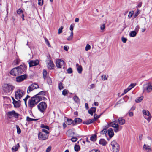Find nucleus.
Wrapping results in <instances>:
<instances>
[{"instance_id":"nucleus-1","label":"nucleus","mask_w":152,"mask_h":152,"mask_svg":"<svg viewBox=\"0 0 152 152\" xmlns=\"http://www.w3.org/2000/svg\"><path fill=\"white\" fill-rule=\"evenodd\" d=\"M39 99L35 95L29 100L28 105L31 109L39 102Z\"/></svg>"},{"instance_id":"nucleus-2","label":"nucleus","mask_w":152,"mask_h":152,"mask_svg":"<svg viewBox=\"0 0 152 152\" xmlns=\"http://www.w3.org/2000/svg\"><path fill=\"white\" fill-rule=\"evenodd\" d=\"M14 88L11 85L5 84L3 87V93L5 94L9 95L13 91Z\"/></svg>"},{"instance_id":"nucleus-3","label":"nucleus","mask_w":152,"mask_h":152,"mask_svg":"<svg viewBox=\"0 0 152 152\" xmlns=\"http://www.w3.org/2000/svg\"><path fill=\"white\" fill-rule=\"evenodd\" d=\"M25 92L23 90L18 89L17 90L15 93V98L17 100H20L25 94Z\"/></svg>"},{"instance_id":"nucleus-4","label":"nucleus","mask_w":152,"mask_h":152,"mask_svg":"<svg viewBox=\"0 0 152 152\" xmlns=\"http://www.w3.org/2000/svg\"><path fill=\"white\" fill-rule=\"evenodd\" d=\"M118 122L117 121L115 120L113 122H111L110 124V126L115 129L114 130L115 132H117L121 130L122 128V126H119V125L116 123Z\"/></svg>"},{"instance_id":"nucleus-5","label":"nucleus","mask_w":152,"mask_h":152,"mask_svg":"<svg viewBox=\"0 0 152 152\" xmlns=\"http://www.w3.org/2000/svg\"><path fill=\"white\" fill-rule=\"evenodd\" d=\"M7 115L10 118H11L12 117H13L15 118H18L19 116L20 115V114L16 113L14 110L8 112L7 113Z\"/></svg>"},{"instance_id":"nucleus-6","label":"nucleus","mask_w":152,"mask_h":152,"mask_svg":"<svg viewBox=\"0 0 152 152\" xmlns=\"http://www.w3.org/2000/svg\"><path fill=\"white\" fill-rule=\"evenodd\" d=\"M37 107L39 110L42 113H43L45 110L47 104L45 102H41L38 105Z\"/></svg>"},{"instance_id":"nucleus-7","label":"nucleus","mask_w":152,"mask_h":152,"mask_svg":"<svg viewBox=\"0 0 152 152\" xmlns=\"http://www.w3.org/2000/svg\"><path fill=\"white\" fill-rule=\"evenodd\" d=\"M111 144L113 148V152H119L120 148L119 145L115 140L112 142Z\"/></svg>"},{"instance_id":"nucleus-8","label":"nucleus","mask_w":152,"mask_h":152,"mask_svg":"<svg viewBox=\"0 0 152 152\" xmlns=\"http://www.w3.org/2000/svg\"><path fill=\"white\" fill-rule=\"evenodd\" d=\"M56 67L59 68H64L65 66L64 61L60 59H58L56 60Z\"/></svg>"},{"instance_id":"nucleus-9","label":"nucleus","mask_w":152,"mask_h":152,"mask_svg":"<svg viewBox=\"0 0 152 152\" xmlns=\"http://www.w3.org/2000/svg\"><path fill=\"white\" fill-rule=\"evenodd\" d=\"M39 87V86L36 83H33L30 85L28 87L27 92L28 94L34 90L38 88Z\"/></svg>"},{"instance_id":"nucleus-10","label":"nucleus","mask_w":152,"mask_h":152,"mask_svg":"<svg viewBox=\"0 0 152 152\" xmlns=\"http://www.w3.org/2000/svg\"><path fill=\"white\" fill-rule=\"evenodd\" d=\"M38 139L41 140H44L48 139V135L43 132H39L38 134Z\"/></svg>"},{"instance_id":"nucleus-11","label":"nucleus","mask_w":152,"mask_h":152,"mask_svg":"<svg viewBox=\"0 0 152 152\" xmlns=\"http://www.w3.org/2000/svg\"><path fill=\"white\" fill-rule=\"evenodd\" d=\"M17 67L14 68L12 69L10 72V73L12 75L16 76L20 75Z\"/></svg>"},{"instance_id":"nucleus-12","label":"nucleus","mask_w":152,"mask_h":152,"mask_svg":"<svg viewBox=\"0 0 152 152\" xmlns=\"http://www.w3.org/2000/svg\"><path fill=\"white\" fill-rule=\"evenodd\" d=\"M17 68L20 74H22L23 72H25L26 69V66L24 64L20 65L17 67Z\"/></svg>"},{"instance_id":"nucleus-13","label":"nucleus","mask_w":152,"mask_h":152,"mask_svg":"<svg viewBox=\"0 0 152 152\" xmlns=\"http://www.w3.org/2000/svg\"><path fill=\"white\" fill-rule=\"evenodd\" d=\"M47 67L49 69H53L54 68V65L53 61L51 60H49L48 62Z\"/></svg>"},{"instance_id":"nucleus-14","label":"nucleus","mask_w":152,"mask_h":152,"mask_svg":"<svg viewBox=\"0 0 152 152\" xmlns=\"http://www.w3.org/2000/svg\"><path fill=\"white\" fill-rule=\"evenodd\" d=\"M27 77V75H23L17 77H16V81L17 82H20L25 79Z\"/></svg>"},{"instance_id":"nucleus-15","label":"nucleus","mask_w":152,"mask_h":152,"mask_svg":"<svg viewBox=\"0 0 152 152\" xmlns=\"http://www.w3.org/2000/svg\"><path fill=\"white\" fill-rule=\"evenodd\" d=\"M39 61L38 60H31L29 62L30 67H33L39 64Z\"/></svg>"},{"instance_id":"nucleus-16","label":"nucleus","mask_w":152,"mask_h":152,"mask_svg":"<svg viewBox=\"0 0 152 152\" xmlns=\"http://www.w3.org/2000/svg\"><path fill=\"white\" fill-rule=\"evenodd\" d=\"M142 113L145 116H148L147 118H146V117H145V118L147 119L148 122H149L151 118V116H149V112L148 110H143Z\"/></svg>"},{"instance_id":"nucleus-17","label":"nucleus","mask_w":152,"mask_h":152,"mask_svg":"<svg viewBox=\"0 0 152 152\" xmlns=\"http://www.w3.org/2000/svg\"><path fill=\"white\" fill-rule=\"evenodd\" d=\"M143 149L145 150L147 152L151 151V145H148L147 144H144L143 147Z\"/></svg>"},{"instance_id":"nucleus-18","label":"nucleus","mask_w":152,"mask_h":152,"mask_svg":"<svg viewBox=\"0 0 152 152\" xmlns=\"http://www.w3.org/2000/svg\"><path fill=\"white\" fill-rule=\"evenodd\" d=\"M143 90V91L147 90V92H150L152 90V86L151 84H149L145 88L144 87Z\"/></svg>"},{"instance_id":"nucleus-19","label":"nucleus","mask_w":152,"mask_h":152,"mask_svg":"<svg viewBox=\"0 0 152 152\" xmlns=\"http://www.w3.org/2000/svg\"><path fill=\"white\" fill-rule=\"evenodd\" d=\"M21 101L20 100H18V101H15L12 102L14 104V107L15 108H19L20 106Z\"/></svg>"},{"instance_id":"nucleus-20","label":"nucleus","mask_w":152,"mask_h":152,"mask_svg":"<svg viewBox=\"0 0 152 152\" xmlns=\"http://www.w3.org/2000/svg\"><path fill=\"white\" fill-rule=\"evenodd\" d=\"M117 121L119 124L121 125L124 124L125 122V120L122 117H119Z\"/></svg>"},{"instance_id":"nucleus-21","label":"nucleus","mask_w":152,"mask_h":152,"mask_svg":"<svg viewBox=\"0 0 152 152\" xmlns=\"http://www.w3.org/2000/svg\"><path fill=\"white\" fill-rule=\"evenodd\" d=\"M108 133L110 138L112 137L114 135L113 130L112 128H110L108 130Z\"/></svg>"},{"instance_id":"nucleus-22","label":"nucleus","mask_w":152,"mask_h":152,"mask_svg":"<svg viewBox=\"0 0 152 152\" xmlns=\"http://www.w3.org/2000/svg\"><path fill=\"white\" fill-rule=\"evenodd\" d=\"M95 121V119H90L86 121H84L83 122V124L87 125H88L90 124L93 123Z\"/></svg>"},{"instance_id":"nucleus-23","label":"nucleus","mask_w":152,"mask_h":152,"mask_svg":"<svg viewBox=\"0 0 152 152\" xmlns=\"http://www.w3.org/2000/svg\"><path fill=\"white\" fill-rule=\"evenodd\" d=\"M99 143L103 146H105L107 143L106 141L104 139H101L99 141Z\"/></svg>"},{"instance_id":"nucleus-24","label":"nucleus","mask_w":152,"mask_h":152,"mask_svg":"<svg viewBox=\"0 0 152 152\" xmlns=\"http://www.w3.org/2000/svg\"><path fill=\"white\" fill-rule=\"evenodd\" d=\"M78 72L79 73H81L82 71V68L81 66L80 65L78 64H77L76 65Z\"/></svg>"},{"instance_id":"nucleus-25","label":"nucleus","mask_w":152,"mask_h":152,"mask_svg":"<svg viewBox=\"0 0 152 152\" xmlns=\"http://www.w3.org/2000/svg\"><path fill=\"white\" fill-rule=\"evenodd\" d=\"M19 147V143H18L15 146L13 147L12 149V152H15L18 150Z\"/></svg>"},{"instance_id":"nucleus-26","label":"nucleus","mask_w":152,"mask_h":152,"mask_svg":"<svg viewBox=\"0 0 152 152\" xmlns=\"http://www.w3.org/2000/svg\"><path fill=\"white\" fill-rule=\"evenodd\" d=\"M65 119H66L67 120V122L66 123V124L68 125H70L72 124L73 125H75L74 121H72L71 119H69L66 117H65Z\"/></svg>"},{"instance_id":"nucleus-27","label":"nucleus","mask_w":152,"mask_h":152,"mask_svg":"<svg viewBox=\"0 0 152 152\" xmlns=\"http://www.w3.org/2000/svg\"><path fill=\"white\" fill-rule=\"evenodd\" d=\"M137 33L135 31H133L130 33L129 35L131 37H134L136 36Z\"/></svg>"},{"instance_id":"nucleus-28","label":"nucleus","mask_w":152,"mask_h":152,"mask_svg":"<svg viewBox=\"0 0 152 152\" xmlns=\"http://www.w3.org/2000/svg\"><path fill=\"white\" fill-rule=\"evenodd\" d=\"M143 98V97L142 96L138 97L136 99L135 101L137 103H139L142 100Z\"/></svg>"},{"instance_id":"nucleus-29","label":"nucleus","mask_w":152,"mask_h":152,"mask_svg":"<svg viewBox=\"0 0 152 152\" xmlns=\"http://www.w3.org/2000/svg\"><path fill=\"white\" fill-rule=\"evenodd\" d=\"M74 150L76 152H78L80 150V147L79 145L75 144L74 146Z\"/></svg>"},{"instance_id":"nucleus-30","label":"nucleus","mask_w":152,"mask_h":152,"mask_svg":"<svg viewBox=\"0 0 152 152\" xmlns=\"http://www.w3.org/2000/svg\"><path fill=\"white\" fill-rule=\"evenodd\" d=\"M96 135L94 134L92 135L90 137V140L92 141H95L96 140Z\"/></svg>"},{"instance_id":"nucleus-31","label":"nucleus","mask_w":152,"mask_h":152,"mask_svg":"<svg viewBox=\"0 0 152 152\" xmlns=\"http://www.w3.org/2000/svg\"><path fill=\"white\" fill-rule=\"evenodd\" d=\"M74 121V123H80L82 122V120L79 118H77L75 119Z\"/></svg>"},{"instance_id":"nucleus-32","label":"nucleus","mask_w":152,"mask_h":152,"mask_svg":"<svg viewBox=\"0 0 152 152\" xmlns=\"http://www.w3.org/2000/svg\"><path fill=\"white\" fill-rule=\"evenodd\" d=\"M73 99L74 101L76 103L79 102L80 101L79 98L76 95L73 97Z\"/></svg>"},{"instance_id":"nucleus-33","label":"nucleus","mask_w":152,"mask_h":152,"mask_svg":"<svg viewBox=\"0 0 152 152\" xmlns=\"http://www.w3.org/2000/svg\"><path fill=\"white\" fill-rule=\"evenodd\" d=\"M43 78L45 80L47 76V72L46 70H44L43 72Z\"/></svg>"},{"instance_id":"nucleus-34","label":"nucleus","mask_w":152,"mask_h":152,"mask_svg":"<svg viewBox=\"0 0 152 152\" xmlns=\"http://www.w3.org/2000/svg\"><path fill=\"white\" fill-rule=\"evenodd\" d=\"M58 88L60 90H61L64 88V87L63 85V83L61 82L58 84Z\"/></svg>"},{"instance_id":"nucleus-35","label":"nucleus","mask_w":152,"mask_h":152,"mask_svg":"<svg viewBox=\"0 0 152 152\" xmlns=\"http://www.w3.org/2000/svg\"><path fill=\"white\" fill-rule=\"evenodd\" d=\"M91 48V46L90 45L88 44H87L85 48V50L88 51L89 50H90Z\"/></svg>"},{"instance_id":"nucleus-36","label":"nucleus","mask_w":152,"mask_h":152,"mask_svg":"<svg viewBox=\"0 0 152 152\" xmlns=\"http://www.w3.org/2000/svg\"><path fill=\"white\" fill-rule=\"evenodd\" d=\"M36 96H37V98H38L39 99V102L42 100L46 99V98L45 97L37 96V95H36Z\"/></svg>"},{"instance_id":"nucleus-37","label":"nucleus","mask_w":152,"mask_h":152,"mask_svg":"<svg viewBox=\"0 0 152 152\" xmlns=\"http://www.w3.org/2000/svg\"><path fill=\"white\" fill-rule=\"evenodd\" d=\"M16 127L17 130V133L18 134H20L21 133V130L18 126L16 125Z\"/></svg>"},{"instance_id":"nucleus-38","label":"nucleus","mask_w":152,"mask_h":152,"mask_svg":"<svg viewBox=\"0 0 152 152\" xmlns=\"http://www.w3.org/2000/svg\"><path fill=\"white\" fill-rule=\"evenodd\" d=\"M68 90L66 89L64 90L62 92V94L63 95L65 96L68 94Z\"/></svg>"},{"instance_id":"nucleus-39","label":"nucleus","mask_w":152,"mask_h":152,"mask_svg":"<svg viewBox=\"0 0 152 152\" xmlns=\"http://www.w3.org/2000/svg\"><path fill=\"white\" fill-rule=\"evenodd\" d=\"M101 78L103 80H107V76L105 75H103L101 76Z\"/></svg>"},{"instance_id":"nucleus-40","label":"nucleus","mask_w":152,"mask_h":152,"mask_svg":"<svg viewBox=\"0 0 152 152\" xmlns=\"http://www.w3.org/2000/svg\"><path fill=\"white\" fill-rule=\"evenodd\" d=\"M41 127L42 128H45L49 130V127L43 124H42L41 126Z\"/></svg>"},{"instance_id":"nucleus-41","label":"nucleus","mask_w":152,"mask_h":152,"mask_svg":"<svg viewBox=\"0 0 152 152\" xmlns=\"http://www.w3.org/2000/svg\"><path fill=\"white\" fill-rule=\"evenodd\" d=\"M30 96L28 95H27L26 97L23 99V100L25 102V104L26 105H27L26 101L28 98H29Z\"/></svg>"},{"instance_id":"nucleus-42","label":"nucleus","mask_w":152,"mask_h":152,"mask_svg":"<svg viewBox=\"0 0 152 152\" xmlns=\"http://www.w3.org/2000/svg\"><path fill=\"white\" fill-rule=\"evenodd\" d=\"M45 91H41L39 93L37 94L36 95H37V96H39V95H45Z\"/></svg>"},{"instance_id":"nucleus-43","label":"nucleus","mask_w":152,"mask_h":152,"mask_svg":"<svg viewBox=\"0 0 152 152\" xmlns=\"http://www.w3.org/2000/svg\"><path fill=\"white\" fill-rule=\"evenodd\" d=\"M46 79L47 80V82L48 83H51V80L50 77H47L45 79Z\"/></svg>"},{"instance_id":"nucleus-44","label":"nucleus","mask_w":152,"mask_h":152,"mask_svg":"<svg viewBox=\"0 0 152 152\" xmlns=\"http://www.w3.org/2000/svg\"><path fill=\"white\" fill-rule=\"evenodd\" d=\"M45 40L46 44L49 47H50V44L49 42V41L48 40V39H47L46 38L45 39Z\"/></svg>"},{"instance_id":"nucleus-45","label":"nucleus","mask_w":152,"mask_h":152,"mask_svg":"<svg viewBox=\"0 0 152 152\" xmlns=\"http://www.w3.org/2000/svg\"><path fill=\"white\" fill-rule=\"evenodd\" d=\"M23 11L20 9H19L17 11V13L18 14H23Z\"/></svg>"},{"instance_id":"nucleus-46","label":"nucleus","mask_w":152,"mask_h":152,"mask_svg":"<svg viewBox=\"0 0 152 152\" xmlns=\"http://www.w3.org/2000/svg\"><path fill=\"white\" fill-rule=\"evenodd\" d=\"M43 3V0H38V4L41 6H42Z\"/></svg>"},{"instance_id":"nucleus-47","label":"nucleus","mask_w":152,"mask_h":152,"mask_svg":"<svg viewBox=\"0 0 152 152\" xmlns=\"http://www.w3.org/2000/svg\"><path fill=\"white\" fill-rule=\"evenodd\" d=\"M77 140V138L75 137H73L71 139V140L73 142H75Z\"/></svg>"},{"instance_id":"nucleus-48","label":"nucleus","mask_w":152,"mask_h":152,"mask_svg":"<svg viewBox=\"0 0 152 152\" xmlns=\"http://www.w3.org/2000/svg\"><path fill=\"white\" fill-rule=\"evenodd\" d=\"M107 132V131L106 129H104L100 132V133L102 134H106Z\"/></svg>"},{"instance_id":"nucleus-49","label":"nucleus","mask_w":152,"mask_h":152,"mask_svg":"<svg viewBox=\"0 0 152 152\" xmlns=\"http://www.w3.org/2000/svg\"><path fill=\"white\" fill-rule=\"evenodd\" d=\"M121 40L124 43H125L126 42L127 39L126 38H125L124 37H122L121 38Z\"/></svg>"},{"instance_id":"nucleus-50","label":"nucleus","mask_w":152,"mask_h":152,"mask_svg":"<svg viewBox=\"0 0 152 152\" xmlns=\"http://www.w3.org/2000/svg\"><path fill=\"white\" fill-rule=\"evenodd\" d=\"M105 24H104L102 25H101L100 26V29L102 30H104L105 28Z\"/></svg>"},{"instance_id":"nucleus-51","label":"nucleus","mask_w":152,"mask_h":152,"mask_svg":"<svg viewBox=\"0 0 152 152\" xmlns=\"http://www.w3.org/2000/svg\"><path fill=\"white\" fill-rule=\"evenodd\" d=\"M63 28V27L62 26L61 27L59 28L58 31V34H60L62 32Z\"/></svg>"},{"instance_id":"nucleus-52","label":"nucleus","mask_w":152,"mask_h":152,"mask_svg":"<svg viewBox=\"0 0 152 152\" xmlns=\"http://www.w3.org/2000/svg\"><path fill=\"white\" fill-rule=\"evenodd\" d=\"M43 132L47 134H48L49 133V132L48 131L45 129H42V132Z\"/></svg>"},{"instance_id":"nucleus-53","label":"nucleus","mask_w":152,"mask_h":152,"mask_svg":"<svg viewBox=\"0 0 152 152\" xmlns=\"http://www.w3.org/2000/svg\"><path fill=\"white\" fill-rule=\"evenodd\" d=\"M67 72L68 73L70 74L72 73V68H69L67 70Z\"/></svg>"},{"instance_id":"nucleus-54","label":"nucleus","mask_w":152,"mask_h":152,"mask_svg":"<svg viewBox=\"0 0 152 152\" xmlns=\"http://www.w3.org/2000/svg\"><path fill=\"white\" fill-rule=\"evenodd\" d=\"M140 27L139 25H137L135 28V31L137 32L139 30Z\"/></svg>"},{"instance_id":"nucleus-55","label":"nucleus","mask_w":152,"mask_h":152,"mask_svg":"<svg viewBox=\"0 0 152 152\" xmlns=\"http://www.w3.org/2000/svg\"><path fill=\"white\" fill-rule=\"evenodd\" d=\"M135 85L134 84H131L128 87V88H129L130 90L131 89H132L133 88Z\"/></svg>"},{"instance_id":"nucleus-56","label":"nucleus","mask_w":152,"mask_h":152,"mask_svg":"<svg viewBox=\"0 0 152 152\" xmlns=\"http://www.w3.org/2000/svg\"><path fill=\"white\" fill-rule=\"evenodd\" d=\"M129 88H127V89H125L124 91V94H122V95H124V94L126 93L127 92H128L130 90Z\"/></svg>"},{"instance_id":"nucleus-57","label":"nucleus","mask_w":152,"mask_h":152,"mask_svg":"<svg viewBox=\"0 0 152 152\" xmlns=\"http://www.w3.org/2000/svg\"><path fill=\"white\" fill-rule=\"evenodd\" d=\"M51 147L49 146L46 150V152H50L51 150Z\"/></svg>"},{"instance_id":"nucleus-58","label":"nucleus","mask_w":152,"mask_h":152,"mask_svg":"<svg viewBox=\"0 0 152 152\" xmlns=\"http://www.w3.org/2000/svg\"><path fill=\"white\" fill-rule=\"evenodd\" d=\"M98 118V115L96 114H94V118L93 119H95V121Z\"/></svg>"},{"instance_id":"nucleus-59","label":"nucleus","mask_w":152,"mask_h":152,"mask_svg":"<svg viewBox=\"0 0 152 152\" xmlns=\"http://www.w3.org/2000/svg\"><path fill=\"white\" fill-rule=\"evenodd\" d=\"M99 151L97 149H93L91 150L89 152H99Z\"/></svg>"},{"instance_id":"nucleus-60","label":"nucleus","mask_w":152,"mask_h":152,"mask_svg":"<svg viewBox=\"0 0 152 152\" xmlns=\"http://www.w3.org/2000/svg\"><path fill=\"white\" fill-rule=\"evenodd\" d=\"M91 110L93 113H95L96 110V108L95 107H93L91 109H90Z\"/></svg>"},{"instance_id":"nucleus-61","label":"nucleus","mask_w":152,"mask_h":152,"mask_svg":"<svg viewBox=\"0 0 152 152\" xmlns=\"http://www.w3.org/2000/svg\"><path fill=\"white\" fill-rule=\"evenodd\" d=\"M73 37L70 36L67 38V40L68 41H71V40L72 38H73Z\"/></svg>"},{"instance_id":"nucleus-62","label":"nucleus","mask_w":152,"mask_h":152,"mask_svg":"<svg viewBox=\"0 0 152 152\" xmlns=\"http://www.w3.org/2000/svg\"><path fill=\"white\" fill-rule=\"evenodd\" d=\"M32 118H30L28 116L26 118V120L28 121H32Z\"/></svg>"},{"instance_id":"nucleus-63","label":"nucleus","mask_w":152,"mask_h":152,"mask_svg":"<svg viewBox=\"0 0 152 152\" xmlns=\"http://www.w3.org/2000/svg\"><path fill=\"white\" fill-rule=\"evenodd\" d=\"M68 47L66 46H65L64 47V50L66 51H67L68 50Z\"/></svg>"},{"instance_id":"nucleus-64","label":"nucleus","mask_w":152,"mask_h":152,"mask_svg":"<svg viewBox=\"0 0 152 152\" xmlns=\"http://www.w3.org/2000/svg\"><path fill=\"white\" fill-rule=\"evenodd\" d=\"M142 3L141 2H140L139 3L138 5L137 6V8L140 7L142 6Z\"/></svg>"}]
</instances>
